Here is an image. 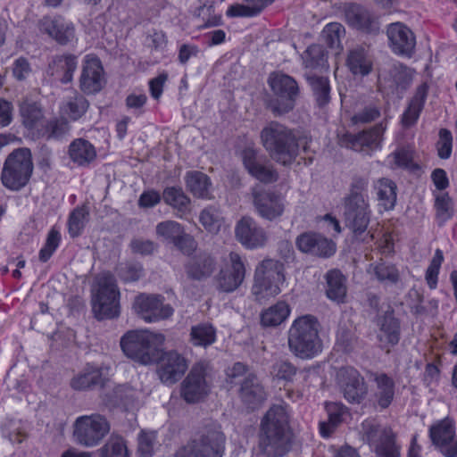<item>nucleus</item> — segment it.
<instances>
[{"instance_id":"72a5a7b5","label":"nucleus","mask_w":457,"mask_h":457,"mask_svg":"<svg viewBox=\"0 0 457 457\" xmlns=\"http://www.w3.org/2000/svg\"><path fill=\"white\" fill-rule=\"evenodd\" d=\"M69 156L77 165L86 166L96 159V151L89 141L78 138L71 143L69 146Z\"/></svg>"},{"instance_id":"5fc2aeb1","label":"nucleus","mask_w":457,"mask_h":457,"mask_svg":"<svg viewBox=\"0 0 457 457\" xmlns=\"http://www.w3.org/2000/svg\"><path fill=\"white\" fill-rule=\"evenodd\" d=\"M368 272L374 275L379 281L396 282L399 277L398 270L394 265L384 262L370 264Z\"/></svg>"},{"instance_id":"a211bd4d","label":"nucleus","mask_w":457,"mask_h":457,"mask_svg":"<svg viewBox=\"0 0 457 457\" xmlns=\"http://www.w3.org/2000/svg\"><path fill=\"white\" fill-rule=\"evenodd\" d=\"M157 361V374L166 385H173L179 381L188 368L186 358L176 351H162Z\"/></svg>"},{"instance_id":"473e14b6","label":"nucleus","mask_w":457,"mask_h":457,"mask_svg":"<svg viewBox=\"0 0 457 457\" xmlns=\"http://www.w3.org/2000/svg\"><path fill=\"white\" fill-rule=\"evenodd\" d=\"M240 396L246 404L254 408L266 399V393L257 378L253 374H248L241 384Z\"/></svg>"},{"instance_id":"09e8293b","label":"nucleus","mask_w":457,"mask_h":457,"mask_svg":"<svg viewBox=\"0 0 457 457\" xmlns=\"http://www.w3.org/2000/svg\"><path fill=\"white\" fill-rule=\"evenodd\" d=\"M89 210L87 205L76 207L68 219V230L72 237L79 236L87 221Z\"/></svg>"},{"instance_id":"6e6d98bb","label":"nucleus","mask_w":457,"mask_h":457,"mask_svg":"<svg viewBox=\"0 0 457 457\" xmlns=\"http://www.w3.org/2000/svg\"><path fill=\"white\" fill-rule=\"evenodd\" d=\"M61 242V233L55 228H52L47 234L45 245L39 251V259L41 262H46L48 261L55 250L58 248Z\"/></svg>"},{"instance_id":"0eeeda50","label":"nucleus","mask_w":457,"mask_h":457,"mask_svg":"<svg viewBox=\"0 0 457 457\" xmlns=\"http://www.w3.org/2000/svg\"><path fill=\"white\" fill-rule=\"evenodd\" d=\"M226 437L220 427L213 424L204 428L195 438L180 448L174 457H222Z\"/></svg>"},{"instance_id":"20e7f679","label":"nucleus","mask_w":457,"mask_h":457,"mask_svg":"<svg viewBox=\"0 0 457 457\" xmlns=\"http://www.w3.org/2000/svg\"><path fill=\"white\" fill-rule=\"evenodd\" d=\"M367 188V179H356L344 200L345 222L356 238L365 233L370 221L371 209Z\"/></svg>"},{"instance_id":"4c0bfd02","label":"nucleus","mask_w":457,"mask_h":457,"mask_svg":"<svg viewBox=\"0 0 457 457\" xmlns=\"http://www.w3.org/2000/svg\"><path fill=\"white\" fill-rule=\"evenodd\" d=\"M76 68L77 60L73 55L56 56L49 65L51 75L58 77L64 84L72 80Z\"/></svg>"},{"instance_id":"680f3d73","label":"nucleus","mask_w":457,"mask_h":457,"mask_svg":"<svg viewBox=\"0 0 457 457\" xmlns=\"http://www.w3.org/2000/svg\"><path fill=\"white\" fill-rule=\"evenodd\" d=\"M435 208L436 218L443 222L449 220L453 215L452 200L446 193H440L436 195Z\"/></svg>"},{"instance_id":"338daca9","label":"nucleus","mask_w":457,"mask_h":457,"mask_svg":"<svg viewBox=\"0 0 457 457\" xmlns=\"http://www.w3.org/2000/svg\"><path fill=\"white\" fill-rule=\"evenodd\" d=\"M32 71L31 66L27 59L20 57L15 60L12 67V74L18 80L27 79Z\"/></svg>"},{"instance_id":"4be33fe9","label":"nucleus","mask_w":457,"mask_h":457,"mask_svg":"<svg viewBox=\"0 0 457 457\" xmlns=\"http://www.w3.org/2000/svg\"><path fill=\"white\" fill-rule=\"evenodd\" d=\"M209 392L210 386L205 380L203 365L194 366L181 384L182 398L188 403H194L203 400Z\"/></svg>"},{"instance_id":"9d476101","label":"nucleus","mask_w":457,"mask_h":457,"mask_svg":"<svg viewBox=\"0 0 457 457\" xmlns=\"http://www.w3.org/2000/svg\"><path fill=\"white\" fill-rule=\"evenodd\" d=\"M33 165L29 149L22 148L12 152L6 159L3 171L2 182L11 190H19L29 181Z\"/></svg>"},{"instance_id":"6ab92c4d","label":"nucleus","mask_w":457,"mask_h":457,"mask_svg":"<svg viewBox=\"0 0 457 457\" xmlns=\"http://www.w3.org/2000/svg\"><path fill=\"white\" fill-rule=\"evenodd\" d=\"M156 236L163 241L172 243L183 253L190 254L196 248L192 236L185 232L181 224L175 220H165L156 225Z\"/></svg>"},{"instance_id":"13d9d810","label":"nucleus","mask_w":457,"mask_h":457,"mask_svg":"<svg viewBox=\"0 0 457 457\" xmlns=\"http://www.w3.org/2000/svg\"><path fill=\"white\" fill-rule=\"evenodd\" d=\"M296 370V368L291 362L279 361L272 365L270 374L274 379L289 382L295 376Z\"/></svg>"},{"instance_id":"dca6fc26","label":"nucleus","mask_w":457,"mask_h":457,"mask_svg":"<svg viewBox=\"0 0 457 457\" xmlns=\"http://www.w3.org/2000/svg\"><path fill=\"white\" fill-rule=\"evenodd\" d=\"M135 313L147 323L158 322L169 319L174 310L170 304L163 303L160 295L141 294L133 303Z\"/></svg>"},{"instance_id":"b1692460","label":"nucleus","mask_w":457,"mask_h":457,"mask_svg":"<svg viewBox=\"0 0 457 457\" xmlns=\"http://www.w3.org/2000/svg\"><path fill=\"white\" fill-rule=\"evenodd\" d=\"M387 37L392 51L406 57H411L416 46V37L413 32L401 22L392 23L387 28Z\"/></svg>"},{"instance_id":"9b49d317","label":"nucleus","mask_w":457,"mask_h":457,"mask_svg":"<svg viewBox=\"0 0 457 457\" xmlns=\"http://www.w3.org/2000/svg\"><path fill=\"white\" fill-rule=\"evenodd\" d=\"M74 441L86 447L98 445L110 431L107 420L98 414L79 416L72 424Z\"/></svg>"},{"instance_id":"c03bdc74","label":"nucleus","mask_w":457,"mask_h":457,"mask_svg":"<svg viewBox=\"0 0 457 457\" xmlns=\"http://www.w3.org/2000/svg\"><path fill=\"white\" fill-rule=\"evenodd\" d=\"M163 200L167 204L178 210L179 218H183L189 212L190 199L180 187L166 188L163 191Z\"/></svg>"},{"instance_id":"c9c22d12","label":"nucleus","mask_w":457,"mask_h":457,"mask_svg":"<svg viewBox=\"0 0 457 457\" xmlns=\"http://www.w3.org/2000/svg\"><path fill=\"white\" fill-rule=\"evenodd\" d=\"M290 314V305L286 301H278L262 312L261 323L263 327H277L285 322Z\"/></svg>"},{"instance_id":"052dcab7","label":"nucleus","mask_w":457,"mask_h":457,"mask_svg":"<svg viewBox=\"0 0 457 457\" xmlns=\"http://www.w3.org/2000/svg\"><path fill=\"white\" fill-rule=\"evenodd\" d=\"M200 222L209 232L217 233L220 228L222 220L217 210L206 208L200 214Z\"/></svg>"},{"instance_id":"2f4dec72","label":"nucleus","mask_w":457,"mask_h":457,"mask_svg":"<svg viewBox=\"0 0 457 457\" xmlns=\"http://www.w3.org/2000/svg\"><path fill=\"white\" fill-rule=\"evenodd\" d=\"M379 331L378 337L383 348H389L396 345L400 338V327L392 312L378 320Z\"/></svg>"},{"instance_id":"393cba45","label":"nucleus","mask_w":457,"mask_h":457,"mask_svg":"<svg viewBox=\"0 0 457 457\" xmlns=\"http://www.w3.org/2000/svg\"><path fill=\"white\" fill-rule=\"evenodd\" d=\"M295 245L302 253L320 257H329L336 253V244L327 237L314 232H304L295 239Z\"/></svg>"},{"instance_id":"69168bd1","label":"nucleus","mask_w":457,"mask_h":457,"mask_svg":"<svg viewBox=\"0 0 457 457\" xmlns=\"http://www.w3.org/2000/svg\"><path fill=\"white\" fill-rule=\"evenodd\" d=\"M379 115V109L376 105L370 104L354 114L352 120L353 123H368L378 118Z\"/></svg>"},{"instance_id":"a19ab883","label":"nucleus","mask_w":457,"mask_h":457,"mask_svg":"<svg viewBox=\"0 0 457 457\" xmlns=\"http://www.w3.org/2000/svg\"><path fill=\"white\" fill-rule=\"evenodd\" d=\"M326 410L328 416V421L320 424V434L323 437H328L334 428L340 424L348 416L346 407L340 403H328Z\"/></svg>"},{"instance_id":"de8ad7c7","label":"nucleus","mask_w":457,"mask_h":457,"mask_svg":"<svg viewBox=\"0 0 457 457\" xmlns=\"http://www.w3.org/2000/svg\"><path fill=\"white\" fill-rule=\"evenodd\" d=\"M386 162L390 169H411L413 167V150L410 147L397 148L390 154Z\"/></svg>"},{"instance_id":"774afa93","label":"nucleus","mask_w":457,"mask_h":457,"mask_svg":"<svg viewBox=\"0 0 457 457\" xmlns=\"http://www.w3.org/2000/svg\"><path fill=\"white\" fill-rule=\"evenodd\" d=\"M246 367L241 363L237 362L232 367L227 370V383L231 386L241 382V378L245 374Z\"/></svg>"},{"instance_id":"ddd939ff","label":"nucleus","mask_w":457,"mask_h":457,"mask_svg":"<svg viewBox=\"0 0 457 457\" xmlns=\"http://www.w3.org/2000/svg\"><path fill=\"white\" fill-rule=\"evenodd\" d=\"M363 428L364 436L378 457H400V447L390 428L366 421L363 423Z\"/></svg>"},{"instance_id":"6e6552de","label":"nucleus","mask_w":457,"mask_h":457,"mask_svg":"<svg viewBox=\"0 0 457 457\" xmlns=\"http://www.w3.org/2000/svg\"><path fill=\"white\" fill-rule=\"evenodd\" d=\"M120 292L113 277L102 273L97 277V288L92 299L93 311L98 320L111 319L119 314Z\"/></svg>"},{"instance_id":"f03ea898","label":"nucleus","mask_w":457,"mask_h":457,"mask_svg":"<svg viewBox=\"0 0 457 457\" xmlns=\"http://www.w3.org/2000/svg\"><path fill=\"white\" fill-rule=\"evenodd\" d=\"M320 323L316 317L305 314L295 318L287 330V345L296 358L311 360L323 349L320 337Z\"/></svg>"},{"instance_id":"423d86ee","label":"nucleus","mask_w":457,"mask_h":457,"mask_svg":"<svg viewBox=\"0 0 457 457\" xmlns=\"http://www.w3.org/2000/svg\"><path fill=\"white\" fill-rule=\"evenodd\" d=\"M284 264L272 259L263 260L254 271L251 293L258 302H264L279 295L285 287Z\"/></svg>"},{"instance_id":"c85d7f7f","label":"nucleus","mask_w":457,"mask_h":457,"mask_svg":"<svg viewBox=\"0 0 457 457\" xmlns=\"http://www.w3.org/2000/svg\"><path fill=\"white\" fill-rule=\"evenodd\" d=\"M385 130L386 126L381 123L370 130L356 135H346V146L360 152L366 149H378L380 147Z\"/></svg>"},{"instance_id":"f704fd0d","label":"nucleus","mask_w":457,"mask_h":457,"mask_svg":"<svg viewBox=\"0 0 457 457\" xmlns=\"http://www.w3.org/2000/svg\"><path fill=\"white\" fill-rule=\"evenodd\" d=\"M346 65L355 76H367L373 67L371 56L363 48H355L349 52Z\"/></svg>"},{"instance_id":"7c9ffc66","label":"nucleus","mask_w":457,"mask_h":457,"mask_svg":"<svg viewBox=\"0 0 457 457\" xmlns=\"http://www.w3.org/2000/svg\"><path fill=\"white\" fill-rule=\"evenodd\" d=\"M379 212L392 211L396 204L397 186L387 178L376 180L373 184Z\"/></svg>"},{"instance_id":"4468645a","label":"nucleus","mask_w":457,"mask_h":457,"mask_svg":"<svg viewBox=\"0 0 457 457\" xmlns=\"http://www.w3.org/2000/svg\"><path fill=\"white\" fill-rule=\"evenodd\" d=\"M251 197L256 212L262 218L274 220L283 215L286 201L282 195L255 185L251 188Z\"/></svg>"},{"instance_id":"412c9836","label":"nucleus","mask_w":457,"mask_h":457,"mask_svg":"<svg viewBox=\"0 0 457 457\" xmlns=\"http://www.w3.org/2000/svg\"><path fill=\"white\" fill-rule=\"evenodd\" d=\"M429 436L444 456L457 457V437L451 420L444 419L431 426Z\"/></svg>"},{"instance_id":"f8f14e48","label":"nucleus","mask_w":457,"mask_h":457,"mask_svg":"<svg viewBox=\"0 0 457 457\" xmlns=\"http://www.w3.org/2000/svg\"><path fill=\"white\" fill-rule=\"evenodd\" d=\"M269 85L275 94L270 102L271 110L277 114H284L295 106L298 87L295 80L282 73H272L269 78Z\"/></svg>"},{"instance_id":"a18cd8bd","label":"nucleus","mask_w":457,"mask_h":457,"mask_svg":"<svg viewBox=\"0 0 457 457\" xmlns=\"http://www.w3.org/2000/svg\"><path fill=\"white\" fill-rule=\"evenodd\" d=\"M216 341V329L208 323L193 326L190 331V342L195 346L207 347Z\"/></svg>"},{"instance_id":"58836bf2","label":"nucleus","mask_w":457,"mask_h":457,"mask_svg":"<svg viewBox=\"0 0 457 457\" xmlns=\"http://www.w3.org/2000/svg\"><path fill=\"white\" fill-rule=\"evenodd\" d=\"M186 185L190 192L198 198L211 199L212 182L210 178L200 171H189L185 177Z\"/></svg>"},{"instance_id":"37998d69","label":"nucleus","mask_w":457,"mask_h":457,"mask_svg":"<svg viewBox=\"0 0 457 457\" xmlns=\"http://www.w3.org/2000/svg\"><path fill=\"white\" fill-rule=\"evenodd\" d=\"M215 262L209 255H199L190 261L187 266V272L189 277L201 279L209 277L214 270Z\"/></svg>"},{"instance_id":"aec40b11","label":"nucleus","mask_w":457,"mask_h":457,"mask_svg":"<svg viewBox=\"0 0 457 457\" xmlns=\"http://www.w3.org/2000/svg\"><path fill=\"white\" fill-rule=\"evenodd\" d=\"M105 83L101 61L94 54H87L83 60L79 77V88L87 95L99 92Z\"/></svg>"},{"instance_id":"2eb2a0df","label":"nucleus","mask_w":457,"mask_h":457,"mask_svg":"<svg viewBox=\"0 0 457 457\" xmlns=\"http://www.w3.org/2000/svg\"><path fill=\"white\" fill-rule=\"evenodd\" d=\"M245 277V267L240 255L229 253L222 261L221 268L216 276V287L223 293H232L243 283Z\"/></svg>"},{"instance_id":"8fccbe9b","label":"nucleus","mask_w":457,"mask_h":457,"mask_svg":"<svg viewBox=\"0 0 457 457\" xmlns=\"http://www.w3.org/2000/svg\"><path fill=\"white\" fill-rule=\"evenodd\" d=\"M304 66L315 70L323 68L327 64V57L323 47L319 45L310 46L303 54Z\"/></svg>"},{"instance_id":"f3484780","label":"nucleus","mask_w":457,"mask_h":457,"mask_svg":"<svg viewBox=\"0 0 457 457\" xmlns=\"http://www.w3.org/2000/svg\"><path fill=\"white\" fill-rule=\"evenodd\" d=\"M336 379L344 397L350 403H360L367 394L364 378L353 367L340 368Z\"/></svg>"},{"instance_id":"1a4fd4ad","label":"nucleus","mask_w":457,"mask_h":457,"mask_svg":"<svg viewBox=\"0 0 457 457\" xmlns=\"http://www.w3.org/2000/svg\"><path fill=\"white\" fill-rule=\"evenodd\" d=\"M87 100L76 91H70L59 105L61 120L48 123L46 132L48 137H59L69 130V122L80 119L87 111Z\"/></svg>"},{"instance_id":"bf43d9fd","label":"nucleus","mask_w":457,"mask_h":457,"mask_svg":"<svg viewBox=\"0 0 457 457\" xmlns=\"http://www.w3.org/2000/svg\"><path fill=\"white\" fill-rule=\"evenodd\" d=\"M443 261V252L440 249H436L426 271V281L430 289H435L437 286L439 270Z\"/></svg>"},{"instance_id":"c756f323","label":"nucleus","mask_w":457,"mask_h":457,"mask_svg":"<svg viewBox=\"0 0 457 457\" xmlns=\"http://www.w3.org/2000/svg\"><path fill=\"white\" fill-rule=\"evenodd\" d=\"M372 398L381 409L387 408L395 397V382L385 373L373 375Z\"/></svg>"},{"instance_id":"7ed1b4c3","label":"nucleus","mask_w":457,"mask_h":457,"mask_svg":"<svg viewBox=\"0 0 457 457\" xmlns=\"http://www.w3.org/2000/svg\"><path fill=\"white\" fill-rule=\"evenodd\" d=\"M165 340L162 333L134 329L121 337L120 345L128 358L141 365H150L157 361Z\"/></svg>"},{"instance_id":"3c124183","label":"nucleus","mask_w":457,"mask_h":457,"mask_svg":"<svg viewBox=\"0 0 457 457\" xmlns=\"http://www.w3.org/2000/svg\"><path fill=\"white\" fill-rule=\"evenodd\" d=\"M100 457H129L127 445L120 436H111L101 448Z\"/></svg>"},{"instance_id":"e2e57ef3","label":"nucleus","mask_w":457,"mask_h":457,"mask_svg":"<svg viewBox=\"0 0 457 457\" xmlns=\"http://www.w3.org/2000/svg\"><path fill=\"white\" fill-rule=\"evenodd\" d=\"M156 444L155 432L142 431L138 436V453L142 457L152 455Z\"/></svg>"},{"instance_id":"bb28decb","label":"nucleus","mask_w":457,"mask_h":457,"mask_svg":"<svg viewBox=\"0 0 457 457\" xmlns=\"http://www.w3.org/2000/svg\"><path fill=\"white\" fill-rule=\"evenodd\" d=\"M237 239L246 248L254 249L263 246L267 241L264 229L249 217L242 218L236 226Z\"/></svg>"},{"instance_id":"0e129e2a","label":"nucleus","mask_w":457,"mask_h":457,"mask_svg":"<svg viewBox=\"0 0 457 457\" xmlns=\"http://www.w3.org/2000/svg\"><path fill=\"white\" fill-rule=\"evenodd\" d=\"M453 148V137L450 130L441 129L439 140L437 142L438 155L442 159H448L451 156Z\"/></svg>"},{"instance_id":"49530a36","label":"nucleus","mask_w":457,"mask_h":457,"mask_svg":"<svg viewBox=\"0 0 457 457\" xmlns=\"http://www.w3.org/2000/svg\"><path fill=\"white\" fill-rule=\"evenodd\" d=\"M345 19L348 24L360 29H369L372 23V17L368 10L358 4H351L345 11Z\"/></svg>"},{"instance_id":"864d4df0","label":"nucleus","mask_w":457,"mask_h":457,"mask_svg":"<svg viewBox=\"0 0 457 457\" xmlns=\"http://www.w3.org/2000/svg\"><path fill=\"white\" fill-rule=\"evenodd\" d=\"M21 115L26 127L33 128L43 116L42 110L35 102L24 101L20 106Z\"/></svg>"},{"instance_id":"603ef678","label":"nucleus","mask_w":457,"mask_h":457,"mask_svg":"<svg viewBox=\"0 0 457 457\" xmlns=\"http://www.w3.org/2000/svg\"><path fill=\"white\" fill-rule=\"evenodd\" d=\"M345 35L344 27L337 22H331L322 30V37L328 47L341 50V37Z\"/></svg>"},{"instance_id":"f257e3e1","label":"nucleus","mask_w":457,"mask_h":457,"mask_svg":"<svg viewBox=\"0 0 457 457\" xmlns=\"http://www.w3.org/2000/svg\"><path fill=\"white\" fill-rule=\"evenodd\" d=\"M260 445L269 456L283 457L290 450L289 411L286 404L271 406L262 420Z\"/></svg>"},{"instance_id":"e433bc0d","label":"nucleus","mask_w":457,"mask_h":457,"mask_svg":"<svg viewBox=\"0 0 457 457\" xmlns=\"http://www.w3.org/2000/svg\"><path fill=\"white\" fill-rule=\"evenodd\" d=\"M428 90V87L426 83L418 87L407 110L403 114L402 122L404 126L410 127L418 120L427 98Z\"/></svg>"},{"instance_id":"39448f33","label":"nucleus","mask_w":457,"mask_h":457,"mask_svg":"<svg viewBox=\"0 0 457 457\" xmlns=\"http://www.w3.org/2000/svg\"><path fill=\"white\" fill-rule=\"evenodd\" d=\"M261 141L270 157L283 165L291 164L299 148L293 131L276 121L267 124L261 131Z\"/></svg>"},{"instance_id":"79ce46f5","label":"nucleus","mask_w":457,"mask_h":457,"mask_svg":"<svg viewBox=\"0 0 457 457\" xmlns=\"http://www.w3.org/2000/svg\"><path fill=\"white\" fill-rule=\"evenodd\" d=\"M274 0H244V4L230 5L226 14L228 17H253L259 14Z\"/></svg>"},{"instance_id":"4d7b16f0","label":"nucleus","mask_w":457,"mask_h":457,"mask_svg":"<svg viewBox=\"0 0 457 457\" xmlns=\"http://www.w3.org/2000/svg\"><path fill=\"white\" fill-rule=\"evenodd\" d=\"M310 83L319 105L326 104L329 100L328 79L324 77H312L310 78Z\"/></svg>"},{"instance_id":"5701e85b","label":"nucleus","mask_w":457,"mask_h":457,"mask_svg":"<svg viewBox=\"0 0 457 457\" xmlns=\"http://www.w3.org/2000/svg\"><path fill=\"white\" fill-rule=\"evenodd\" d=\"M243 164L248 173L257 180L270 184L278 180V172L267 163L264 158L258 155L253 146H247L241 153Z\"/></svg>"},{"instance_id":"ea45409f","label":"nucleus","mask_w":457,"mask_h":457,"mask_svg":"<svg viewBox=\"0 0 457 457\" xmlns=\"http://www.w3.org/2000/svg\"><path fill=\"white\" fill-rule=\"evenodd\" d=\"M327 296L337 303H344L346 297V278L338 270H332L327 273Z\"/></svg>"},{"instance_id":"a878e982","label":"nucleus","mask_w":457,"mask_h":457,"mask_svg":"<svg viewBox=\"0 0 457 457\" xmlns=\"http://www.w3.org/2000/svg\"><path fill=\"white\" fill-rule=\"evenodd\" d=\"M111 368L107 365H95L87 363L71 380V386L74 390H88L96 386H103L110 374Z\"/></svg>"},{"instance_id":"cd10ccee","label":"nucleus","mask_w":457,"mask_h":457,"mask_svg":"<svg viewBox=\"0 0 457 457\" xmlns=\"http://www.w3.org/2000/svg\"><path fill=\"white\" fill-rule=\"evenodd\" d=\"M39 29L60 44H66L74 37V26L62 17H44L39 21Z\"/></svg>"}]
</instances>
